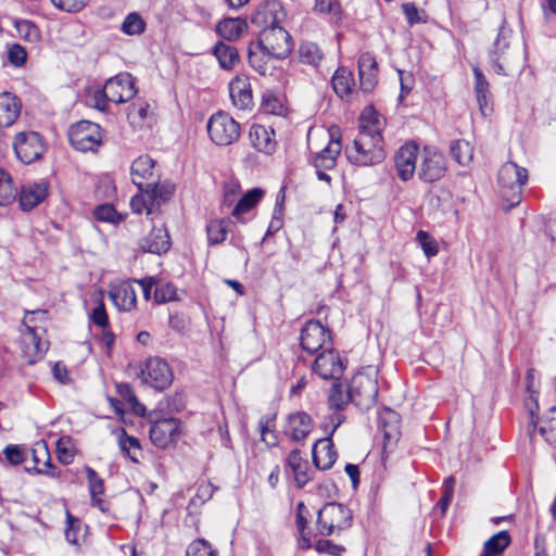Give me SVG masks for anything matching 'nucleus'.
Returning <instances> with one entry per match:
<instances>
[{
    "label": "nucleus",
    "mask_w": 556,
    "mask_h": 556,
    "mask_svg": "<svg viewBox=\"0 0 556 556\" xmlns=\"http://www.w3.org/2000/svg\"><path fill=\"white\" fill-rule=\"evenodd\" d=\"M94 217L101 222L109 223H118L121 220V216L116 212L113 205L111 204H102L96 207Z\"/></svg>",
    "instance_id": "nucleus-57"
},
{
    "label": "nucleus",
    "mask_w": 556,
    "mask_h": 556,
    "mask_svg": "<svg viewBox=\"0 0 556 556\" xmlns=\"http://www.w3.org/2000/svg\"><path fill=\"white\" fill-rule=\"evenodd\" d=\"M419 148L414 142L403 144L394 155V165L399 178L408 181L417 173V156Z\"/></svg>",
    "instance_id": "nucleus-17"
},
{
    "label": "nucleus",
    "mask_w": 556,
    "mask_h": 556,
    "mask_svg": "<svg viewBox=\"0 0 556 556\" xmlns=\"http://www.w3.org/2000/svg\"><path fill=\"white\" fill-rule=\"evenodd\" d=\"M377 61L370 52H364L358 59V76L361 89L370 92L377 83Z\"/></svg>",
    "instance_id": "nucleus-24"
},
{
    "label": "nucleus",
    "mask_w": 556,
    "mask_h": 556,
    "mask_svg": "<svg viewBox=\"0 0 556 556\" xmlns=\"http://www.w3.org/2000/svg\"><path fill=\"white\" fill-rule=\"evenodd\" d=\"M248 28L245 20L240 17L224 18L216 25V33L228 41H236Z\"/></svg>",
    "instance_id": "nucleus-32"
},
{
    "label": "nucleus",
    "mask_w": 556,
    "mask_h": 556,
    "mask_svg": "<svg viewBox=\"0 0 556 556\" xmlns=\"http://www.w3.org/2000/svg\"><path fill=\"white\" fill-rule=\"evenodd\" d=\"M312 456L316 468L320 470L330 469L337 459L332 441L329 438L317 440L313 445Z\"/></svg>",
    "instance_id": "nucleus-26"
},
{
    "label": "nucleus",
    "mask_w": 556,
    "mask_h": 556,
    "mask_svg": "<svg viewBox=\"0 0 556 556\" xmlns=\"http://www.w3.org/2000/svg\"><path fill=\"white\" fill-rule=\"evenodd\" d=\"M540 434L549 444L556 447V409H552V416L539 428Z\"/></svg>",
    "instance_id": "nucleus-54"
},
{
    "label": "nucleus",
    "mask_w": 556,
    "mask_h": 556,
    "mask_svg": "<svg viewBox=\"0 0 556 556\" xmlns=\"http://www.w3.org/2000/svg\"><path fill=\"white\" fill-rule=\"evenodd\" d=\"M178 300L177 296V289L176 287L170 282H165L157 285L154 289V301L157 304L176 301Z\"/></svg>",
    "instance_id": "nucleus-49"
},
{
    "label": "nucleus",
    "mask_w": 556,
    "mask_h": 556,
    "mask_svg": "<svg viewBox=\"0 0 556 556\" xmlns=\"http://www.w3.org/2000/svg\"><path fill=\"white\" fill-rule=\"evenodd\" d=\"M350 397L356 407L363 410L375 405L378 397V382L376 378L364 372H357L349 386Z\"/></svg>",
    "instance_id": "nucleus-11"
},
{
    "label": "nucleus",
    "mask_w": 556,
    "mask_h": 556,
    "mask_svg": "<svg viewBox=\"0 0 556 556\" xmlns=\"http://www.w3.org/2000/svg\"><path fill=\"white\" fill-rule=\"evenodd\" d=\"M527 390L529 392V397L526 400V407L530 415V424L535 427L538 422V416L536 413L539 410V403H538V395L536 391L533 389V374L532 371H528L527 375Z\"/></svg>",
    "instance_id": "nucleus-47"
},
{
    "label": "nucleus",
    "mask_w": 556,
    "mask_h": 556,
    "mask_svg": "<svg viewBox=\"0 0 556 556\" xmlns=\"http://www.w3.org/2000/svg\"><path fill=\"white\" fill-rule=\"evenodd\" d=\"M90 497L96 498L104 492V481L98 476L94 469L86 467Z\"/></svg>",
    "instance_id": "nucleus-55"
},
{
    "label": "nucleus",
    "mask_w": 556,
    "mask_h": 556,
    "mask_svg": "<svg viewBox=\"0 0 556 556\" xmlns=\"http://www.w3.org/2000/svg\"><path fill=\"white\" fill-rule=\"evenodd\" d=\"M229 93L235 106L250 109L253 104L252 88L248 77L233 78L229 84Z\"/></svg>",
    "instance_id": "nucleus-25"
},
{
    "label": "nucleus",
    "mask_w": 556,
    "mask_h": 556,
    "mask_svg": "<svg viewBox=\"0 0 556 556\" xmlns=\"http://www.w3.org/2000/svg\"><path fill=\"white\" fill-rule=\"evenodd\" d=\"M416 240L428 258L433 257L439 253V247L435 239L427 231L419 230L416 235Z\"/></svg>",
    "instance_id": "nucleus-51"
},
{
    "label": "nucleus",
    "mask_w": 556,
    "mask_h": 556,
    "mask_svg": "<svg viewBox=\"0 0 556 556\" xmlns=\"http://www.w3.org/2000/svg\"><path fill=\"white\" fill-rule=\"evenodd\" d=\"M298 53L300 62L312 66H317L324 58L318 45L312 41L301 42Z\"/></svg>",
    "instance_id": "nucleus-42"
},
{
    "label": "nucleus",
    "mask_w": 556,
    "mask_h": 556,
    "mask_svg": "<svg viewBox=\"0 0 556 556\" xmlns=\"http://www.w3.org/2000/svg\"><path fill=\"white\" fill-rule=\"evenodd\" d=\"M249 140L255 150L264 154L270 155L276 151L275 132L265 126L252 125L249 131Z\"/></svg>",
    "instance_id": "nucleus-23"
},
{
    "label": "nucleus",
    "mask_w": 556,
    "mask_h": 556,
    "mask_svg": "<svg viewBox=\"0 0 556 556\" xmlns=\"http://www.w3.org/2000/svg\"><path fill=\"white\" fill-rule=\"evenodd\" d=\"M313 419L305 412H294L288 415L283 433L293 442L303 441L313 430Z\"/></svg>",
    "instance_id": "nucleus-19"
},
{
    "label": "nucleus",
    "mask_w": 556,
    "mask_h": 556,
    "mask_svg": "<svg viewBox=\"0 0 556 556\" xmlns=\"http://www.w3.org/2000/svg\"><path fill=\"white\" fill-rule=\"evenodd\" d=\"M26 50L22 46L15 43L9 48L8 60L11 64L22 66L26 62Z\"/></svg>",
    "instance_id": "nucleus-61"
},
{
    "label": "nucleus",
    "mask_w": 556,
    "mask_h": 556,
    "mask_svg": "<svg viewBox=\"0 0 556 556\" xmlns=\"http://www.w3.org/2000/svg\"><path fill=\"white\" fill-rule=\"evenodd\" d=\"M280 15H282V8L279 2L264 1L254 9L250 21L252 25L264 30L279 25Z\"/></svg>",
    "instance_id": "nucleus-18"
},
{
    "label": "nucleus",
    "mask_w": 556,
    "mask_h": 556,
    "mask_svg": "<svg viewBox=\"0 0 556 556\" xmlns=\"http://www.w3.org/2000/svg\"><path fill=\"white\" fill-rule=\"evenodd\" d=\"M51 3L61 11L76 13L81 11L88 3V0H50Z\"/></svg>",
    "instance_id": "nucleus-58"
},
{
    "label": "nucleus",
    "mask_w": 556,
    "mask_h": 556,
    "mask_svg": "<svg viewBox=\"0 0 556 556\" xmlns=\"http://www.w3.org/2000/svg\"><path fill=\"white\" fill-rule=\"evenodd\" d=\"M447 170L446 159L437 148L426 146L419 159L418 178L424 182H434L442 179Z\"/></svg>",
    "instance_id": "nucleus-9"
},
{
    "label": "nucleus",
    "mask_w": 556,
    "mask_h": 556,
    "mask_svg": "<svg viewBox=\"0 0 556 556\" xmlns=\"http://www.w3.org/2000/svg\"><path fill=\"white\" fill-rule=\"evenodd\" d=\"M346 364L348 361L332 346H329L316 356L313 363V371L324 380L338 381L343 375Z\"/></svg>",
    "instance_id": "nucleus-12"
},
{
    "label": "nucleus",
    "mask_w": 556,
    "mask_h": 556,
    "mask_svg": "<svg viewBox=\"0 0 556 556\" xmlns=\"http://www.w3.org/2000/svg\"><path fill=\"white\" fill-rule=\"evenodd\" d=\"M473 89L479 105V110L482 115L486 116L492 111V109L489 105V102L491 100L490 85L479 67H473Z\"/></svg>",
    "instance_id": "nucleus-30"
},
{
    "label": "nucleus",
    "mask_w": 556,
    "mask_h": 556,
    "mask_svg": "<svg viewBox=\"0 0 556 556\" xmlns=\"http://www.w3.org/2000/svg\"><path fill=\"white\" fill-rule=\"evenodd\" d=\"M248 58L250 65L261 75H266L271 68L269 61L273 55L264 49L256 48L255 42L250 43Z\"/></svg>",
    "instance_id": "nucleus-35"
},
{
    "label": "nucleus",
    "mask_w": 556,
    "mask_h": 556,
    "mask_svg": "<svg viewBox=\"0 0 556 556\" xmlns=\"http://www.w3.org/2000/svg\"><path fill=\"white\" fill-rule=\"evenodd\" d=\"M56 455L60 463L70 465L74 460L72 440L70 437H62L56 442Z\"/></svg>",
    "instance_id": "nucleus-50"
},
{
    "label": "nucleus",
    "mask_w": 556,
    "mask_h": 556,
    "mask_svg": "<svg viewBox=\"0 0 556 556\" xmlns=\"http://www.w3.org/2000/svg\"><path fill=\"white\" fill-rule=\"evenodd\" d=\"M264 191L260 188L249 190L236 204L232 216L239 218L243 213L251 211L263 198Z\"/></svg>",
    "instance_id": "nucleus-43"
},
{
    "label": "nucleus",
    "mask_w": 556,
    "mask_h": 556,
    "mask_svg": "<svg viewBox=\"0 0 556 556\" xmlns=\"http://www.w3.org/2000/svg\"><path fill=\"white\" fill-rule=\"evenodd\" d=\"M402 10L409 25H414L421 22V17L419 16V10L415 5V3H404L402 5Z\"/></svg>",
    "instance_id": "nucleus-64"
},
{
    "label": "nucleus",
    "mask_w": 556,
    "mask_h": 556,
    "mask_svg": "<svg viewBox=\"0 0 556 556\" xmlns=\"http://www.w3.org/2000/svg\"><path fill=\"white\" fill-rule=\"evenodd\" d=\"M68 140L78 151H94L102 142L101 128L96 123L80 121L70 127Z\"/></svg>",
    "instance_id": "nucleus-10"
},
{
    "label": "nucleus",
    "mask_w": 556,
    "mask_h": 556,
    "mask_svg": "<svg viewBox=\"0 0 556 556\" xmlns=\"http://www.w3.org/2000/svg\"><path fill=\"white\" fill-rule=\"evenodd\" d=\"M352 511L340 503H326L317 515V529L323 536L339 533L352 525Z\"/></svg>",
    "instance_id": "nucleus-5"
},
{
    "label": "nucleus",
    "mask_w": 556,
    "mask_h": 556,
    "mask_svg": "<svg viewBox=\"0 0 556 556\" xmlns=\"http://www.w3.org/2000/svg\"><path fill=\"white\" fill-rule=\"evenodd\" d=\"M35 315L45 317L46 311H26L20 329V348L28 365H34L47 350L46 343L41 340V333L45 332L43 328L33 325Z\"/></svg>",
    "instance_id": "nucleus-2"
},
{
    "label": "nucleus",
    "mask_w": 556,
    "mask_h": 556,
    "mask_svg": "<svg viewBox=\"0 0 556 556\" xmlns=\"http://www.w3.org/2000/svg\"><path fill=\"white\" fill-rule=\"evenodd\" d=\"M490 64L498 75H509L515 70V62L508 43L500 36L494 42V49L490 52Z\"/></svg>",
    "instance_id": "nucleus-20"
},
{
    "label": "nucleus",
    "mask_w": 556,
    "mask_h": 556,
    "mask_svg": "<svg viewBox=\"0 0 556 556\" xmlns=\"http://www.w3.org/2000/svg\"><path fill=\"white\" fill-rule=\"evenodd\" d=\"M90 319L96 326L100 328H105L110 325L108 314L105 311V305L102 299H97L96 305L90 313Z\"/></svg>",
    "instance_id": "nucleus-56"
},
{
    "label": "nucleus",
    "mask_w": 556,
    "mask_h": 556,
    "mask_svg": "<svg viewBox=\"0 0 556 556\" xmlns=\"http://www.w3.org/2000/svg\"><path fill=\"white\" fill-rule=\"evenodd\" d=\"M206 129L212 142L219 147L235 143L241 134L240 124L223 111L213 114L208 118Z\"/></svg>",
    "instance_id": "nucleus-6"
},
{
    "label": "nucleus",
    "mask_w": 556,
    "mask_h": 556,
    "mask_svg": "<svg viewBox=\"0 0 556 556\" xmlns=\"http://www.w3.org/2000/svg\"><path fill=\"white\" fill-rule=\"evenodd\" d=\"M149 433L150 439L155 446L165 448L178 439L180 433V421L177 418H164L156 420L151 425Z\"/></svg>",
    "instance_id": "nucleus-16"
},
{
    "label": "nucleus",
    "mask_w": 556,
    "mask_h": 556,
    "mask_svg": "<svg viewBox=\"0 0 556 556\" xmlns=\"http://www.w3.org/2000/svg\"><path fill=\"white\" fill-rule=\"evenodd\" d=\"M152 115L150 104L143 101L134 103L127 112V118L135 128L150 126L153 121Z\"/></svg>",
    "instance_id": "nucleus-33"
},
{
    "label": "nucleus",
    "mask_w": 556,
    "mask_h": 556,
    "mask_svg": "<svg viewBox=\"0 0 556 556\" xmlns=\"http://www.w3.org/2000/svg\"><path fill=\"white\" fill-rule=\"evenodd\" d=\"M232 225L230 219H213L206 225V233L208 244H219L226 240L229 226Z\"/></svg>",
    "instance_id": "nucleus-39"
},
{
    "label": "nucleus",
    "mask_w": 556,
    "mask_h": 556,
    "mask_svg": "<svg viewBox=\"0 0 556 556\" xmlns=\"http://www.w3.org/2000/svg\"><path fill=\"white\" fill-rule=\"evenodd\" d=\"M450 154L459 165L467 166L473 159V148L466 140H453L450 144Z\"/></svg>",
    "instance_id": "nucleus-38"
},
{
    "label": "nucleus",
    "mask_w": 556,
    "mask_h": 556,
    "mask_svg": "<svg viewBox=\"0 0 556 556\" xmlns=\"http://www.w3.org/2000/svg\"><path fill=\"white\" fill-rule=\"evenodd\" d=\"M349 402H352V399L350 397V389L348 392H344L342 384L334 381L328 395L329 407L336 410H342Z\"/></svg>",
    "instance_id": "nucleus-45"
},
{
    "label": "nucleus",
    "mask_w": 556,
    "mask_h": 556,
    "mask_svg": "<svg viewBox=\"0 0 556 556\" xmlns=\"http://www.w3.org/2000/svg\"><path fill=\"white\" fill-rule=\"evenodd\" d=\"M454 484H455V479L452 476L446 478L444 481L443 494H442V497L440 498V501L438 502V505L440 506L442 513H444L446 510V508L448 507V505L453 498Z\"/></svg>",
    "instance_id": "nucleus-60"
},
{
    "label": "nucleus",
    "mask_w": 556,
    "mask_h": 556,
    "mask_svg": "<svg viewBox=\"0 0 556 556\" xmlns=\"http://www.w3.org/2000/svg\"><path fill=\"white\" fill-rule=\"evenodd\" d=\"M131 180L138 187L139 191L149 193L155 198L159 176L154 173V161L149 155H140L131 164Z\"/></svg>",
    "instance_id": "nucleus-14"
},
{
    "label": "nucleus",
    "mask_w": 556,
    "mask_h": 556,
    "mask_svg": "<svg viewBox=\"0 0 556 556\" xmlns=\"http://www.w3.org/2000/svg\"><path fill=\"white\" fill-rule=\"evenodd\" d=\"M527 180V168L518 166L515 162H506L501 166L497 175L500 195L507 202L508 208L520 203L522 187Z\"/></svg>",
    "instance_id": "nucleus-3"
},
{
    "label": "nucleus",
    "mask_w": 556,
    "mask_h": 556,
    "mask_svg": "<svg viewBox=\"0 0 556 556\" xmlns=\"http://www.w3.org/2000/svg\"><path fill=\"white\" fill-rule=\"evenodd\" d=\"M342 150L341 140L334 139L331 134V139L327 147L316 154L313 165L316 169H332L336 166L337 159Z\"/></svg>",
    "instance_id": "nucleus-28"
},
{
    "label": "nucleus",
    "mask_w": 556,
    "mask_h": 556,
    "mask_svg": "<svg viewBox=\"0 0 556 556\" xmlns=\"http://www.w3.org/2000/svg\"><path fill=\"white\" fill-rule=\"evenodd\" d=\"M287 465L293 475L296 485L299 488L305 486L309 481V476L307 472L308 463L302 457L300 450L295 448L289 453Z\"/></svg>",
    "instance_id": "nucleus-31"
},
{
    "label": "nucleus",
    "mask_w": 556,
    "mask_h": 556,
    "mask_svg": "<svg viewBox=\"0 0 556 556\" xmlns=\"http://www.w3.org/2000/svg\"><path fill=\"white\" fill-rule=\"evenodd\" d=\"M80 522L77 518L67 514V528L65 530V539L68 543L76 545L78 542Z\"/></svg>",
    "instance_id": "nucleus-62"
},
{
    "label": "nucleus",
    "mask_w": 556,
    "mask_h": 556,
    "mask_svg": "<svg viewBox=\"0 0 556 556\" xmlns=\"http://www.w3.org/2000/svg\"><path fill=\"white\" fill-rule=\"evenodd\" d=\"M21 101L11 92L0 93V128L12 126L21 113Z\"/></svg>",
    "instance_id": "nucleus-27"
},
{
    "label": "nucleus",
    "mask_w": 556,
    "mask_h": 556,
    "mask_svg": "<svg viewBox=\"0 0 556 556\" xmlns=\"http://www.w3.org/2000/svg\"><path fill=\"white\" fill-rule=\"evenodd\" d=\"M140 379L153 389L162 391L172 384L174 375L169 365L164 359L151 357L144 363L140 372Z\"/></svg>",
    "instance_id": "nucleus-15"
},
{
    "label": "nucleus",
    "mask_w": 556,
    "mask_h": 556,
    "mask_svg": "<svg viewBox=\"0 0 556 556\" xmlns=\"http://www.w3.org/2000/svg\"><path fill=\"white\" fill-rule=\"evenodd\" d=\"M348 160L358 166L380 163L386 157L382 136L375 124H362L352 146L345 147Z\"/></svg>",
    "instance_id": "nucleus-1"
},
{
    "label": "nucleus",
    "mask_w": 556,
    "mask_h": 556,
    "mask_svg": "<svg viewBox=\"0 0 556 556\" xmlns=\"http://www.w3.org/2000/svg\"><path fill=\"white\" fill-rule=\"evenodd\" d=\"M49 184L45 180L22 186L18 202L23 211H30L48 195Z\"/></svg>",
    "instance_id": "nucleus-21"
},
{
    "label": "nucleus",
    "mask_w": 556,
    "mask_h": 556,
    "mask_svg": "<svg viewBox=\"0 0 556 556\" xmlns=\"http://www.w3.org/2000/svg\"><path fill=\"white\" fill-rule=\"evenodd\" d=\"M136 93L135 78L129 73H119L108 79L101 91L96 92V108L105 111L108 101L124 103L131 100Z\"/></svg>",
    "instance_id": "nucleus-4"
},
{
    "label": "nucleus",
    "mask_w": 556,
    "mask_h": 556,
    "mask_svg": "<svg viewBox=\"0 0 556 556\" xmlns=\"http://www.w3.org/2000/svg\"><path fill=\"white\" fill-rule=\"evenodd\" d=\"M118 394L126 401L131 409L137 415H143L146 412V407L139 403L136 394L134 393L131 387L128 383H122L117 386Z\"/></svg>",
    "instance_id": "nucleus-48"
},
{
    "label": "nucleus",
    "mask_w": 556,
    "mask_h": 556,
    "mask_svg": "<svg viewBox=\"0 0 556 556\" xmlns=\"http://www.w3.org/2000/svg\"><path fill=\"white\" fill-rule=\"evenodd\" d=\"M109 295L118 311L129 312L136 306L137 293L129 281L112 286Z\"/></svg>",
    "instance_id": "nucleus-22"
},
{
    "label": "nucleus",
    "mask_w": 556,
    "mask_h": 556,
    "mask_svg": "<svg viewBox=\"0 0 556 556\" xmlns=\"http://www.w3.org/2000/svg\"><path fill=\"white\" fill-rule=\"evenodd\" d=\"M380 426L382 427L384 439L389 442L397 441L399 431V415L389 408H386L379 418Z\"/></svg>",
    "instance_id": "nucleus-40"
},
{
    "label": "nucleus",
    "mask_w": 556,
    "mask_h": 556,
    "mask_svg": "<svg viewBox=\"0 0 556 556\" xmlns=\"http://www.w3.org/2000/svg\"><path fill=\"white\" fill-rule=\"evenodd\" d=\"M170 247L169 236L165 228H153L142 240L143 251L154 254H162Z\"/></svg>",
    "instance_id": "nucleus-29"
},
{
    "label": "nucleus",
    "mask_w": 556,
    "mask_h": 556,
    "mask_svg": "<svg viewBox=\"0 0 556 556\" xmlns=\"http://www.w3.org/2000/svg\"><path fill=\"white\" fill-rule=\"evenodd\" d=\"M331 83L334 92L340 98H344L352 92L354 79L350 71L344 67H340L334 72Z\"/></svg>",
    "instance_id": "nucleus-37"
},
{
    "label": "nucleus",
    "mask_w": 556,
    "mask_h": 556,
    "mask_svg": "<svg viewBox=\"0 0 556 556\" xmlns=\"http://www.w3.org/2000/svg\"><path fill=\"white\" fill-rule=\"evenodd\" d=\"M255 47L264 49L274 59L287 58L293 48L292 37L280 25L260 31Z\"/></svg>",
    "instance_id": "nucleus-7"
},
{
    "label": "nucleus",
    "mask_w": 556,
    "mask_h": 556,
    "mask_svg": "<svg viewBox=\"0 0 556 556\" xmlns=\"http://www.w3.org/2000/svg\"><path fill=\"white\" fill-rule=\"evenodd\" d=\"M156 199L151 197V190L149 193L144 191H140L139 194H136L131 198L130 207L134 213L141 214L146 212L147 215H151L155 208L154 200Z\"/></svg>",
    "instance_id": "nucleus-46"
},
{
    "label": "nucleus",
    "mask_w": 556,
    "mask_h": 556,
    "mask_svg": "<svg viewBox=\"0 0 556 556\" xmlns=\"http://www.w3.org/2000/svg\"><path fill=\"white\" fill-rule=\"evenodd\" d=\"M117 441L124 456L128 457L134 463H138L137 452L141 450L139 440L132 435H128L125 429L122 428Z\"/></svg>",
    "instance_id": "nucleus-44"
},
{
    "label": "nucleus",
    "mask_w": 556,
    "mask_h": 556,
    "mask_svg": "<svg viewBox=\"0 0 556 556\" xmlns=\"http://www.w3.org/2000/svg\"><path fill=\"white\" fill-rule=\"evenodd\" d=\"M510 544L508 531H500L484 542L481 555L497 556L501 555Z\"/></svg>",
    "instance_id": "nucleus-36"
},
{
    "label": "nucleus",
    "mask_w": 556,
    "mask_h": 556,
    "mask_svg": "<svg viewBox=\"0 0 556 556\" xmlns=\"http://www.w3.org/2000/svg\"><path fill=\"white\" fill-rule=\"evenodd\" d=\"M186 556H216V551L206 540L197 539L189 544Z\"/></svg>",
    "instance_id": "nucleus-53"
},
{
    "label": "nucleus",
    "mask_w": 556,
    "mask_h": 556,
    "mask_svg": "<svg viewBox=\"0 0 556 556\" xmlns=\"http://www.w3.org/2000/svg\"><path fill=\"white\" fill-rule=\"evenodd\" d=\"M12 146L16 157L24 164L40 160L46 151L43 137L33 130L17 132Z\"/></svg>",
    "instance_id": "nucleus-8"
},
{
    "label": "nucleus",
    "mask_w": 556,
    "mask_h": 556,
    "mask_svg": "<svg viewBox=\"0 0 556 556\" xmlns=\"http://www.w3.org/2000/svg\"><path fill=\"white\" fill-rule=\"evenodd\" d=\"M213 53L224 70H231L236 63L239 62L238 50L233 46L224 43L223 41L214 46Z\"/></svg>",
    "instance_id": "nucleus-34"
},
{
    "label": "nucleus",
    "mask_w": 556,
    "mask_h": 556,
    "mask_svg": "<svg viewBox=\"0 0 556 556\" xmlns=\"http://www.w3.org/2000/svg\"><path fill=\"white\" fill-rule=\"evenodd\" d=\"M3 452L7 459L12 465H20L25 462L24 450L17 445H8Z\"/></svg>",
    "instance_id": "nucleus-63"
},
{
    "label": "nucleus",
    "mask_w": 556,
    "mask_h": 556,
    "mask_svg": "<svg viewBox=\"0 0 556 556\" xmlns=\"http://www.w3.org/2000/svg\"><path fill=\"white\" fill-rule=\"evenodd\" d=\"M301 346L309 354L332 345L331 331L318 320H308L301 330Z\"/></svg>",
    "instance_id": "nucleus-13"
},
{
    "label": "nucleus",
    "mask_w": 556,
    "mask_h": 556,
    "mask_svg": "<svg viewBox=\"0 0 556 556\" xmlns=\"http://www.w3.org/2000/svg\"><path fill=\"white\" fill-rule=\"evenodd\" d=\"M144 22L138 13H129L122 24V30L127 35H139L144 30Z\"/></svg>",
    "instance_id": "nucleus-52"
},
{
    "label": "nucleus",
    "mask_w": 556,
    "mask_h": 556,
    "mask_svg": "<svg viewBox=\"0 0 556 556\" xmlns=\"http://www.w3.org/2000/svg\"><path fill=\"white\" fill-rule=\"evenodd\" d=\"M17 195V187L12 176L3 168H0V206H8L14 202Z\"/></svg>",
    "instance_id": "nucleus-41"
},
{
    "label": "nucleus",
    "mask_w": 556,
    "mask_h": 556,
    "mask_svg": "<svg viewBox=\"0 0 556 556\" xmlns=\"http://www.w3.org/2000/svg\"><path fill=\"white\" fill-rule=\"evenodd\" d=\"M315 549L318 553H325L332 556H342L345 553V547L334 544L330 540H318L315 544Z\"/></svg>",
    "instance_id": "nucleus-59"
}]
</instances>
